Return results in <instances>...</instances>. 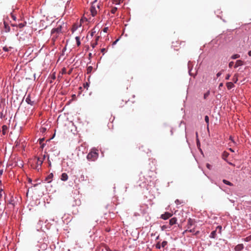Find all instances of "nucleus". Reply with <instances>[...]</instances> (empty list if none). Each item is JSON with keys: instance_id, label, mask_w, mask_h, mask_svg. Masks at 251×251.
Returning a JSON list of instances; mask_svg holds the SVG:
<instances>
[{"instance_id": "nucleus-38", "label": "nucleus", "mask_w": 251, "mask_h": 251, "mask_svg": "<svg viewBox=\"0 0 251 251\" xmlns=\"http://www.w3.org/2000/svg\"><path fill=\"white\" fill-rule=\"evenodd\" d=\"M62 74H65L66 73V70L65 68H63L62 69Z\"/></svg>"}, {"instance_id": "nucleus-52", "label": "nucleus", "mask_w": 251, "mask_h": 251, "mask_svg": "<svg viewBox=\"0 0 251 251\" xmlns=\"http://www.w3.org/2000/svg\"><path fill=\"white\" fill-rule=\"evenodd\" d=\"M178 202H179V201L178 200H176V201H175V202L176 203V204H178Z\"/></svg>"}, {"instance_id": "nucleus-4", "label": "nucleus", "mask_w": 251, "mask_h": 251, "mask_svg": "<svg viewBox=\"0 0 251 251\" xmlns=\"http://www.w3.org/2000/svg\"><path fill=\"white\" fill-rule=\"evenodd\" d=\"M45 158V155L43 156V158H41L40 157H36V165L34 168L35 169L39 171L41 169V166Z\"/></svg>"}, {"instance_id": "nucleus-42", "label": "nucleus", "mask_w": 251, "mask_h": 251, "mask_svg": "<svg viewBox=\"0 0 251 251\" xmlns=\"http://www.w3.org/2000/svg\"><path fill=\"white\" fill-rule=\"evenodd\" d=\"M230 76V75L229 74L227 75L226 77V80L229 79Z\"/></svg>"}, {"instance_id": "nucleus-48", "label": "nucleus", "mask_w": 251, "mask_h": 251, "mask_svg": "<svg viewBox=\"0 0 251 251\" xmlns=\"http://www.w3.org/2000/svg\"><path fill=\"white\" fill-rule=\"evenodd\" d=\"M105 51V49L103 48L101 50V52H104Z\"/></svg>"}, {"instance_id": "nucleus-28", "label": "nucleus", "mask_w": 251, "mask_h": 251, "mask_svg": "<svg viewBox=\"0 0 251 251\" xmlns=\"http://www.w3.org/2000/svg\"><path fill=\"white\" fill-rule=\"evenodd\" d=\"M117 7H112L111 10V12L112 13V14H115L116 13V12L117 11Z\"/></svg>"}, {"instance_id": "nucleus-41", "label": "nucleus", "mask_w": 251, "mask_h": 251, "mask_svg": "<svg viewBox=\"0 0 251 251\" xmlns=\"http://www.w3.org/2000/svg\"><path fill=\"white\" fill-rule=\"evenodd\" d=\"M233 64H234L233 62H230L229 63V68H231L232 67Z\"/></svg>"}, {"instance_id": "nucleus-53", "label": "nucleus", "mask_w": 251, "mask_h": 251, "mask_svg": "<svg viewBox=\"0 0 251 251\" xmlns=\"http://www.w3.org/2000/svg\"><path fill=\"white\" fill-rule=\"evenodd\" d=\"M49 165L50 167L51 166V162H50V160H49Z\"/></svg>"}, {"instance_id": "nucleus-20", "label": "nucleus", "mask_w": 251, "mask_h": 251, "mask_svg": "<svg viewBox=\"0 0 251 251\" xmlns=\"http://www.w3.org/2000/svg\"><path fill=\"white\" fill-rule=\"evenodd\" d=\"M7 130V126H2V133H3V134H5L6 133Z\"/></svg>"}, {"instance_id": "nucleus-50", "label": "nucleus", "mask_w": 251, "mask_h": 251, "mask_svg": "<svg viewBox=\"0 0 251 251\" xmlns=\"http://www.w3.org/2000/svg\"><path fill=\"white\" fill-rule=\"evenodd\" d=\"M118 40H119V39H117V40H116L115 41H114V43H113V44H114H114H116V43L118 42Z\"/></svg>"}, {"instance_id": "nucleus-19", "label": "nucleus", "mask_w": 251, "mask_h": 251, "mask_svg": "<svg viewBox=\"0 0 251 251\" xmlns=\"http://www.w3.org/2000/svg\"><path fill=\"white\" fill-rule=\"evenodd\" d=\"M75 40L76 41L77 46H79L80 45V38L78 36H76L75 37Z\"/></svg>"}, {"instance_id": "nucleus-43", "label": "nucleus", "mask_w": 251, "mask_h": 251, "mask_svg": "<svg viewBox=\"0 0 251 251\" xmlns=\"http://www.w3.org/2000/svg\"><path fill=\"white\" fill-rule=\"evenodd\" d=\"M222 75V72H220L217 74V77H219Z\"/></svg>"}, {"instance_id": "nucleus-30", "label": "nucleus", "mask_w": 251, "mask_h": 251, "mask_svg": "<svg viewBox=\"0 0 251 251\" xmlns=\"http://www.w3.org/2000/svg\"><path fill=\"white\" fill-rule=\"evenodd\" d=\"M167 242L166 241H164L163 242H162L161 244L162 247L164 248L167 245Z\"/></svg>"}, {"instance_id": "nucleus-10", "label": "nucleus", "mask_w": 251, "mask_h": 251, "mask_svg": "<svg viewBox=\"0 0 251 251\" xmlns=\"http://www.w3.org/2000/svg\"><path fill=\"white\" fill-rule=\"evenodd\" d=\"M244 247L243 244H238L237 246H235L234 250L236 251H241L244 249Z\"/></svg>"}, {"instance_id": "nucleus-7", "label": "nucleus", "mask_w": 251, "mask_h": 251, "mask_svg": "<svg viewBox=\"0 0 251 251\" xmlns=\"http://www.w3.org/2000/svg\"><path fill=\"white\" fill-rule=\"evenodd\" d=\"M188 232L193 233L194 235H198L200 233V231L198 230L195 231V228L194 227L191 228V229H189V228H187L185 230L183 231V234H184L187 233Z\"/></svg>"}, {"instance_id": "nucleus-23", "label": "nucleus", "mask_w": 251, "mask_h": 251, "mask_svg": "<svg viewBox=\"0 0 251 251\" xmlns=\"http://www.w3.org/2000/svg\"><path fill=\"white\" fill-rule=\"evenodd\" d=\"M196 137H197V145L198 147H200V142L198 139V133L196 132Z\"/></svg>"}, {"instance_id": "nucleus-33", "label": "nucleus", "mask_w": 251, "mask_h": 251, "mask_svg": "<svg viewBox=\"0 0 251 251\" xmlns=\"http://www.w3.org/2000/svg\"><path fill=\"white\" fill-rule=\"evenodd\" d=\"M251 240V236H248V237H246V238L245 239V240L246 241H247V242H248V241H250Z\"/></svg>"}, {"instance_id": "nucleus-26", "label": "nucleus", "mask_w": 251, "mask_h": 251, "mask_svg": "<svg viewBox=\"0 0 251 251\" xmlns=\"http://www.w3.org/2000/svg\"><path fill=\"white\" fill-rule=\"evenodd\" d=\"M240 57V55L238 54H234L231 56V58L233 59H235L236 58H238Z\"/></svg>"}, {"instance_id": "nucleus-35", "label": "nucleus", "mask_w": 251, "mask_h": 251, "mask_svg": "<svg viewBox=\"0 0 251 251\" xmlns=\"http://www.w3.org/2000/svg\"><path fill=\"white\" fill-rule=\"evenodd\" d=\"M155 247L157 249H160L161 246H160L159 243H158L157 244H156Z\"/></svg>"}, {"instance_id": "nucleus-29", "label": "nucleus", "mask_w": 251, "mask_h": 251, "mask_svg": "<svg viewBox=\"0 0 251 251\" xmlns=\"http://www.w3.org/2000/svg\"><path fill=\"white\" fill-rule=\"evenodd\" d=\"M11 49H12L11 47H7L6 46H5L3 48V50L5 51H8L10 50Z\"/></svg>"}, {"instance_id": "nucleus-14", "label": "nucleus", "mask_w": 251, "mask_h": 251, "mask_svg": "<svg viewBox=\"0 0 251 251\" xmlns=\"http://www.w3.org/2000/svg\"><path fill=\"white\" fill-rule=\"evenodd\" d=\"M226 85V87L228 90L232 88L234 86L233 83L231 82H227Z\"/></svg>"}, {"instance_id": "nucleus-8", "label": "nucleus", "mask_w": 251, "mask_h": 251, "mask_svg": "<svg viewBox=\"0 0 251 251\" xmlns=\"http://www.w3.org/2000/svg\"><path fill=\"white\" fill-rule=\"evenodd\" d=\"M172 214L169 212H165L164 214L161 215V218L164 220H167L172 217Z\"/></svg>"}, {"instance_id": "nucleus-47", "label": "nucleus", "mask_w": 251, "mask_h": 251, "mask_svg": "<svg viewBox=\"0 0 251 251\" xmlns=\"http://www.w3.org/2000/svg\"><path fill=\"white\" fill-rule=\"evenodd\" d=\"M99 38H100V36H97L96 38V41L97 42L99 40Z\"/></svg>"}, {"instance_id": "nucleus-45", "label": "nucleus", "mask_w": 251, "mask_h": 251, "mask_svg": "<svg viewBox=\"0 0 251 251\" xmlns=\"http://www.w3.org/2000/svg\"><path fill=\"white\" fill-rule=\"evenodd\" d=\"M40 145H41V147L42 149H43V148H44L45 145V144L44 143L42 144H40Z\"/></svg>"}, {"instance_id": "nucleus-55", "label": "nucleus", "mask_w": 251, "mask_h": 251, "mask_svg": "<svg viewBox=\"0 0 251 251\" xmlns=\"http://www.w3.org/2000/svg\"><path fill=\"white\" fill-rule=\"evenodd\" d=\"M1 185V181L0 180V186ZM0 189H2V188L0 187Z\"/></svg>"}, {"instance_id": "nucleus-13", "label": "nucleus", "mask_w": 251, "mask_h": 251, "mask_svg": "<svg viewBox=\"0 0 251 251\" xmlns=\"http://www.w3.org/2000/svg\"><path fill=\"white\" fill-rule=\"evenodd\" d=\"M68 176L66 173H64L62 174L61 176V179L62 181H66L68 179Z\"/></svg>"}, {"instance_id": "nucleus-56", "label": "nucleus", "mask_w": 251, "mask_h": 251, "mask_svg": "<svg viewBox=\"0 0 251 251\" xmlns=\"http://www.w3.org/2000/svg\"><path fill=\"white\" fill-rule=\"evenodd\" d=\"M52 78H53V79H55V75H53V76H52Z\"/></svg>"}, {"instance_id": "nucleus-2", "label": "nucleus", "mask_w": 251, "mask_h": 251, "mask_svg": "<svg viewBox=\"0 0 251 251\" xmlns=\"http://www.w3.org/2000/svg\"><path fill=\"white\" fill-rule=\"evenodd\" d=\"M98 151L93 150L87 154V158L89 161H94L98 158Z\"/></svg>"}, {"instance_id": "nucleus-24", "label": "nucleus", "mask_w": 251, "mask_h": 251, "mask_svg": "<svg viewBox=\"0 0 251 251\" xmlns=\"http://www.w3.org/2000/svg\"><path fill=\"white\" fill-rule=\"evenodd\" d=\"M26 22H25L24 23H21V24H19L18 25V26L21 28H23L24 27L25 25H26Z\"/></svg>"}, {"instance_id": "nucleus-27", "label": "nucleus", "mask_w": 251, "mask_h": 251, "mask_svg": "<svg viewBox=\"0 0 251 251\" xmlns=\"http://www.w3.org/2000/svg\"><path fill=\"white\" fill-rule=\"evenodd\" d=\"M168 228H170V226L169 225H163L161 226V229L162 230H165L166 229Z\"/></svg>"}, {"instance_id": "nucleus-40", "label": "nucleus", "mask_w": 251, "mask_h": 251, "mask_svg": "<svg viewBox=\"0 0 251 251\" xmlns=\"http://www.w3.org/2000/svg\"><path fill=\"white\" fill-rule=\"evenodd\" d=\"M206 167H207V168L208 169H210V170L211 169V167H212V166H211V165H210V164H208V163H207V164H206Z\"/></svg>"}, {"instance_id": "nucleus-46", "label": "nucleus", "mask_w": 251, "mask_h": 251, "mask_svg": "<svg viewBox=\"0 0 251 251\" xmlns=\"http://www.w3.org/2000/svg\"><path fill=\"white\" fill-rule=\"evenodd\" d=\"M223 86V83H221L220 84H219V88L220 89V88L221 87H222Z\"/></svg>"}, {"instance_id": "nucleus-51", "label": "nucleus", "mask_w": 251, "mask_h": 251, "mask_svg": "<svg viewBox=\"0 0 251 251\" xmlns=\"http://www.w3.org/2000/svg\"><path fill=\"white\" fill-rule=\"evenodd\" d=\"M3 173V170H0V175H1Z\"/></svg>"}, {"instance_id": "nucleus-6", "label": "nucleus", "mask_w": 251, "mask_h": 251, "mask_svg": "<svg viewBox=\"0 0 251 251\" xmlns=\"http://www.w3.org/2000/svg\"><path fill=\"white\" fill-rule=\"evenodd\" d=\"M196 221L195 219L189 218L187 221V228H191L193 226H195Z\"/></svg>"}, {"instance_id": "nucleus-37", "label": "nucleus", "mask_w": 251, "mask_h": 251, "mask_svg": "<svg viewBox=\"0 0 251 251\" xmlns=\"http://www.w3.org/2000/svg\"><path fill=\"white\" fill-rule=\"evenodd\" d=\"M97 45V41H95V43L92 44L91 46L93 48H94Z\"/></svg>"}, {"instance_id": "nucleus-25", "label": "nucleus", "mask_w": 251, "mask_h": 251, "mask_svg": "<svg viewBox=\"0 0 251 251\" xmlns=\"http://www.w3.org/2000/svg\"><path fill=\"white\" fill-rule=\"evenodd\" d=\"M233 81L234 83H236L238 81V76L237 75H235L233 77Z\"/></svg>"}, {"instance_id": "nucleus-22", "label": "nucleus", "mask_w": 251, "mask_h": 251, "mask_svg": "<svg viewBox=\"0 0 251 251\" xmlns=\"http://www.w3.org/2000/svg\"><path fill=\"white\" fill-rule=\"evenodd\" d=\"M92 70H93V67L92 66L88 67L87 69V74L91 73V72L92 71Z\"/></svg>"}, {"instance_id": "nucleus-17", "label": "nucleus", "mask_w": 251, "mask_h": 251, "mask_svg": "<svg viewBox=\"0 0 251 251\" xmlns=\"http://www.w3.org/2000/svg\"><path fill=\"white\" fill-rule=\"evenodd\" d=\"M204 120H205V122L207 124V128H208V126H209V117H208V116L206 115V116H205Z\"/></svg>"}, {"instance_id": "nucleus-15", "label": "nucleus", "mask_w": 251, "mask_h": 251, "mask_svg": "<svg viewBox=\"0 0 251 251\" xmlns=\"http://www.w3.org/2000/svg\"><path fill=\"white\" fill-rule=\"evenodd\" d=\"M243 65V61L241 60H238L236 63L234 67L237 68L238 66H242Z\"/></svg>"}, {"instance_id": "nucleus-11", "label": "nucleus", "mask_w": 251, "mask_h": 251, "mask_svg": "<svg viewBox=\"0 0 251 251\" xmlns=\"http://www.w3.org/2000/svg\"><path fill=\"white\" fill-rule=\"evenodd\" d=\"M53 177V174L52 173H50L49 175V176L46 178L45 181L48 183H50L52 181V179Z\"/></svg>"}, {"instance_id": "nucleus-49", "label": "nucleus", "mask_w": 251, "mask_h": 251, "mask_svg": "<svg viewBox=\"0 0 251 251\" xmlns=\"http://www.w3.org/2000/svg\"><path fill=\"white\" fill-rule=\"evenodd\" d=\"M248 55L250 56H251V50L249 51L248 52Z\"/></svg>"}, {"instance_id": "nucleus-5", "label": "nucleus", "mask_w": 251, "mask_h": 251, "mask_svg": "<svg viewBox=\"0 0 251 251\" xmlns=\"http://www.w3.org/2000/svg\"><path fill=\"white\" fill-rule=\"evenodd\" d=\"M217 230H218V233L221 234L222 231V226H218L215 230L212 231L210 235V237L212 238H215L217 236Z\"/></svg>"}, {"instance_id": "nucleus-9", "label": "nucleus", "mask_w": 251, "mask_h": 251, "mask_svg": "<svg viewBox=\"0 0 251 251\" xmlns=\"http://www.w3.org/2000/svg\"><path fill=\"white\" fill-rule=\"evenodd\" d=\"M25 101L29 104L33 105L34 103L33 101H32L30 99V95L28 94L27 97L25 98Z\"/></svg>"}, {"instance_id": "nucleus-18", "label": "nucleus", "mask_w": 251, "mask_h": 251, "mask_svg": "<svg viewBox=\"0 0 251 251\" xmlns=\"http://www.w3.org/2000/svg\"><path fill=\"white\" fill-rule=\"evenodd\" d=\"M4 27H5V30L6 32H9L10 31V27L5 24V23H4Z\"/></svg>"}, {"instance_id": "nucleus-59", "label": "nucleus", "mask_w": 251, "mask_h": 251, "mask_svg": "<svg viewBox=\"0 0 251 251\" xmlns=\"http://www.w3.org/2000/svg\"><path fill=\"white\" fill-rule=\"evenodd\" d=\"M230 150L232 151H233L231 149H230Z\"/></svg>"}, {"instance_id": "nucleus-58", "label": "nucleus", "mask_w": 251, "mask_h": 251, "mask_svg": "<svg viewBox=\"0 0 251 251\" xmlns=\"http://www.w3.org/2000/svg\"><path fill=\"white\" fill-rule=\"evenodd\" d=\"M89 56H91V53H90L89 54Z\"/></svg>"}, {"instance_id": "nucleus-3", "label": "nucleus", "mask_w": 251, "mask_h": 251, "mask_svg": "<svg viewBox=\"0 0 251 251\" xmlns=\"http://www.w3.org/2000/svg\"><path fill=\"white\" fill-rule=\"evenodd\" d=\"M100 5L97 3V0H95L92 3L91 7L90 8V11L92 15L94 17L97 14V11L96 8L100 9Z\"/></svg>"}, {"instance_id": "nucleus-39", "label": "nucleus", "mask_w": 251, "mask_h": 251, "mask_svg": "<svg viewBox=\"0 0 251 251\" xmlns=\"http://www.w3.org/2000/svg\"><path fill=\"white\" fill-rule=\"evenodd\" d=\"M11 18L14 20L15 21L16 19V17L15 16H14L13 14H11Z\"/></svg>"}, {"instance_id": "nucleus-12", "label": "nucleus", "mask_w": 251, "mask_h": 251, "mask_svg": "<svg viewBox=\"0 0 251 251\" xmlns=\"http://www.w3.org/2000/svg\"><path fill=\"white\" fill-rule=\"evenodd\" d=\"M176 221H177V219L175 217H174V218L171 219L169 221V225L170 227H171V226L176 224Z\"/></svg>"}, {"instance_id": "nucleus-44", "label": "nucleus", "mask_w": 251, "mask_h": 251, "mask_svg": "<svg viewBox=\"0 0 251 251\" xmlns=\"http://www.w3.org/2000/svg\"><path fill=\"white\" fill-rule=\"evenodd\" d=\"M107 30H108V27H105V28L103 29V31H104V32H107Z\"/></svg>"}, {"instance_id": "nucleus-16", "label": "nucleus", "mask_w": 251, "mask_h": 251, "mask_svg": "<svg viewBox=\"0 0 251 251\" xmlns=\"http://www.w3.org/2000/svg\"><path fill=\"white\" fill-rule=\"evenodd\" d=\"M223 182L225 184H226V185H229V186H233V184L232 183H231L230 182H229V181H227V180H226V179H223Z\"/></svg>"}, {"instance_id": "nucleus-57", "label": "nucleus", "mask_w": 251, "mask_h": 251, "mask_svg": "<svg viewBox=\"0 0 251 251\" xmlns=\"http://www.w3.org/2000/svg\"><path fill=\"white\" fill-rule=\"evenodd\" d=\"M230 139L231 141H233L232 138V137H230Z\"/></svg>"}, {"instance_id": "nucleus-31", "label": "nucleus", "mask_w": 251, "mask_h": 251, "mask_svg": "<svg viewBox=\"0 0 251 251\" xmlns=\"http://www.w3.org/2000/svg\"><path fill=\"white\" fill-rule=\"evenodd\" d=\"M228 154L226 152H224L223 154V158L225 159V157H226L228 156Z\"/></svg>"}, {"instance_id": "nucleus-21", "label": "nucleus", "mask_w": 251, "mask_h": 251, "mask_svg": "<svg viewBox=\"0 0 251 251\" xmlns=\"http://www.w3.org/2000/svg\"><path fill=\"white\" fill-rule=\"evenodd\" d=\"M123 0H113V3L115 4H119Z\"/></svg>"}, {"instance_id": "nucleus-54", "label": "nucleus", "mask_w": 251, "mask_h": 251, "mask_svg": "<svg viewBox=\"0 0 251 251\" xmlns=\"http://www.w3.org/2000/svg\"><path fill=\"white\" fill-rule=\"evenodd\" d=\"M71 73H72V70H70V71L68 72V74H71Z\"/></svg>"}, {"instance_id": "nucleus-34", "label": "nucleus", "mask_w": 251, "mask_h": 251, "mask_svg": "<svg viewBox=\"0 0 251 251\" xmlns=\"http://www.w3.org/2000/svg\"><path fill=\"white\" fill-rule=\"evenodd\" d=\"M45 140V139L44 138H42V139H40L39 140V144H43V141Z\"/></svg>"}, {"instance_id": "nucleus-1", "label": "nucleus", "mask_w": 251, "mask_h": 251, "mask_svg": "<svg viewBox=\"0 0 251 251\" xmlns=\"http://www.w3.org/2000/svg\"><path fill=\"white\" fill-rule=\"evenodd\" d=\"M63 25H64V24H59L58 23L57 27L53 28L52 29L51 31V44L54 45L55 44V42L58 38L59 35L62 33V30L63 28Z\"/></svg>"}, {"instance_id": "nucleus-36", "label": "nucleus", "mask_w": 251, "mask_h": 251, "mask_svg": "<svg viewBox=\"0 0 251 251\" xmlns=\"http://www.w3.org/2000/svg\"><path fill=\"white\" fill-rule=\"evenodd\" d=\"M83 86L84 88H86L87 89H88V87H89V84L87 82L86 83H84V85H83Z\"/></svg>"}, {"instance_id": "nucleus-32", "label": "nucleus", "mask_w": 251, "mask_h": 251, "mask_svg": "<svg viewBox=\"0 0 251 251\" xmlns=\"http://www.w3.org/2000/svg\"><path fill=\"white\" fill-rule=\"evenodd\" d=\"M209 92H207L206 93H205L204 94V97H203L204 99H206L207 98V97L209 96Z\"/></svg>"}]
</instances>
